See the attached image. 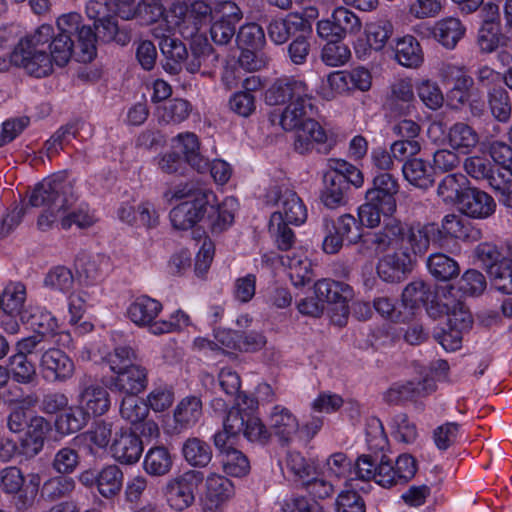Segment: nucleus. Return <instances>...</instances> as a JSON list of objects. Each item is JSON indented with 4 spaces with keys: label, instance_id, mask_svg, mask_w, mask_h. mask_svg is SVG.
<instances>
[{
    "label": "nucleus",
    "instance_id": "nucleus-1",
    "mask_svg": "<svg viewBox=\"0 0 512 512\" xmlns=\"http://www.w3.org/2000/svg\"><path fill=\"white\" fill-rule=\"evenodd\" d=\"M57 33L51 24H41L33 32L22 37L14 47L10 61L27 74L42 78L52 74L54 65L64 67L70 61L77 36L81 62H90L96 55V35L90 26L82 23V16L69 12L57 17Z\"/></svg>",
    "mask_w": 512,
    "mask_h": 512
},
{
    "label": "nucleus",
    "instance_id": "nucleus-2",
    "mask_svg": "<svg viewBox=\"0 0 512 512\" xmlns=\"http://www.w3.org/2000/svg\"><path fill=\"white\" fill-rule=\"evenodd\" d=\"M239 209L238 200L232 196L218 201L212 190L199 191L194 200H187L170 211L172 226L188 230L204 221L212 232L220 233L232 226Z\"/></svg>",
    "mask_w": 512,
    "mask_h": 512
},
{
    "label": "nucleus",
    "instance_id": "nucleus-3",
    "mask_svg": "<svg viewBox=\"0 0 512 512\" xmlns=\"http://www.w3.org/2000/svg\"><path fill=\"white\" fill-rule=\"evenodd\" d=\"M258 405V400L254 396L238 394L235 405L228 411L224 420L223 431L214 436L215 447H224L227 442L235 443L240 435L252 443H266L270 431L256 414Z\"/></svg>",
    "mask_w": 512,
    "mask_h": 512
},
{
    "label": "nucleus",
    "instance_id": "nucleus-4",
    "mask_svg": "<svg viewBox=\"0 0 512 512\" xmlns=\"http://www.w3.org/2000/svg\"><path fill=\"white\" fill-rule=\"evenodd\" d=\"M185 18L190 19L191 26L197 27V34L209 25L211 40L217 45H226L235 36L243 12L233 1H221L214 8L203 1H195L187 8Z\"/></svg>",
    "mask_w": 512,
    "mask_h": 512
},
{
    "label": "nucleus",
    "instance_id": "nucleus-5",
    "mask_svg": "<svg viewBox=\"0 0 512 512\" xmlns=\"http://www.w3.org/2000/svg\"><path fill=\"white\" fill-rule=\"evenodd\" d=\"M137 8L135 0H89L86 4V14L94 21L99 37L105 41H115L125 45L129 36L119 30L115 16L123 20L135 17Z\"/></svg>",
    "mask_w": 512,
    "mask_h": 512
},
{
    "label": "nucleus",
    "instance_id": "nucleus-6",
    "mask_svg": "<svg viewBox=\"0 0 512 512\" xmlns=\"http://www.w3.org/2000/svg\"><path fill=\"white\" fill-rule=\"evenodd\" d=\"M77 196L73 190L67 198H63L62 204L57 209V214L53 212H42L38 218L37 226L42 231H47L54 227L68 230L72 226L79 229H87L92 227L98 218L95 211L88 204L80 203L75 206Z\"/></svg>",
    "mask_w": 512,
    "mask_h": 512
},
{
    "label": "nucleus",
    "instance_id": "nucleus-7",
    "mask_svg": "<svg viewBox=\"0 0 512 512\" xmlns=\"http://www.w3.org/2000/svg\"><path fill=\"white\" fill-rule=\"evenodd\" d=\"M372 73L365 66L337 70L329 73L322 82L319 94L326 100L337 95H349L356 91L367 92L372 87Z\"/></svg>",
    "mask_w": 512,
    "mask_h": 512
},
{
    "label": "nucleus",
    "instance_id": "nucleus-8",
    "mask_svg": "<svg viewBox=\"0 0 512 512\" xmlns=\"http://www.w3.org/2000/svg\"><path fill=\"white\" fill-rule=\"evenodd\" d=\"M203 479V473L193 469L169 478L163 487L168 507L175 512H184L192 507L196 500V491Z\"/></svg>",
    "mask_w": 512,
    "mask_h": 512
},
{
    "label": "nucleus",
    "instance_id": "nucleus-9",
    "mask_svg": "<svg viewBox=\"0 0 512 512\" xmlns=\"http://www.w3.org/2000/svg\"><path fill=\"white\" fill-rule=\"evenodd\" d=\"M166 0H140L139 16L148 25H152L151 34L163 36L167 32L182 25V17L187 12V6L173 4L165 10Z\"/></svg>",
    "mask_w": 512,
    "mask_h": 512
},
{
    "label": "nucleus",
    "instance_id": "nucleus-10",
    "mask_svg": "<svg viewBox=\"0 0 512 512\" xmlns=\"http://www.w3.org/2000/svg\"><path fill=\"white\" fill-rule=\"evenodd\" d=\"M182 25L167 32L163 36L153 35L156 39H159V47L164 56L163 69L172 75L178 74L183 68H185L188 60V50L184 43L180 40L171 37L175 32L180 33L185 38L194 37L197 34V27L191 26L190 19L185 18V14L182 17Z\"/></svg>",
    "mask_w": 512,
    "mask_h": 512
},
{
    "label": "nucleus",
    "instance_id": "nucleus-11",
    "mask_svg": "<svg viewBox=\"0 0 512 512\" xmlns=\"http://www.w3.org/2000/svg\"><path fill=\"white\" fill-rule=\"evenodd\" d=\"M71 190L73 187L67 179V173L59 172L43 179L35 186L29 197V203L32 207L45 206L46 209L43 212L57 214L63 198H67Z\"/></svg>",
    "mask_w": 512,
    "mask_h": 512
},
{
    "label": "nucleus",
    "instance_id": "nucleus-12",
    "mask_svg": "<svg viewBox=\"0 0 512 512\" xmlns=\"http://www.w3.org/2000/svg\"><path fill=\"white\" fill-rule=\"evenodd\" d=\"M313 291L323 304L326 302L337 306V311L330 316L332 323L345 325L349 314L348 302L354 296L352 287L344 282L324 278L314 283Z\"/></svg>",
    "mask_w": 512,
    "mask_h": 512
},
{
    "label": "nucleus",
    "instance_id": "nucleus-13",
    "mask_svg": "<svg viewBox=\"0 0 512 512\" xmlns=\"http://www.w3.org/2000/svg\"><path fill=\"white\" fill-rule=\"evenodd\" d=\"M355 475L367 488V481L374 480L378 485L389 488L399 484L393 462L385 455H362L355 462Z\"/></svg>",
    "mask_w": 512,
    "mask_h": 512
},
{
    "label": "nucleus",
    "instance_id": "nucleus-14",
    "mask_svg": "<svg viewBox=\"0 0 512 512\" xmlns=\"http://www.w3.org/2000/svg\"><path fill=\"white\" fill-rule=\"evenodd\" d=\"M26 286L22 282H9L2 291V315L0 324L10 334L19 331L21 315L26 314L24 305L26 302Z\"/></svg>",
    "mask_w": 512,
    "mask_h": 512
},
{
    "label": "nucleus",
    "instance_id": "nucleus-15",
    "mask_svg": "<svg viewBox=\"0 0 512 512\" xmlns=\"http://www.w3.org/2000/svg\"><path fill=\"white\" fill-rule=\"evenodd\" d=\"M362 29V21L353 11L343 6L333 10L330 19L317 23V34L327 40H343L347 35H357Z\"/></svg>",
    "mask_w": 512,
    "mask_h": 512
},
{
    "label": "nucleus",
    "instance_id": "nucleus-16",
    "mask_svg": "<svg viewBox=\"0 0 512 512\" xmlns=\"http://www.w3.org/2000/svg\"><path fill=\"white\" fill-rule=\"evenodd\" d=\"M394 33V26L388 19L380 18L369 21L364 26V38H358L353 49L359 60H367L371 53L381 52Z\"/></svg>",
    "mask_w": 512,
    "mask_h": 512
},
{
    "label": "nucleus",
    "instance_id": "nucleus-17",
    "mask_svg": "<svg viewBox=\"0 0 512 512\" xmlns=\"http://www.w3.org/2000/svg\"><path fill=\"white\" fill-rule=\"evenodd\" d=\"M203 480L202 512H223L225 504L235 496L234 483L226 476L216 472L208 473Z\"/></svg>",
    "mask_w": 512,
    "mask_h": 512
},
{
    "label": "nucleus",
    "instance_id": "nucleus-18",
    "mask_svg": "<svg viewBox=\"0 0 512 512\" xmlns=\"http://www.w3.org/2000/svg\"><path fill=\"white\" fill-rule=\"evenodd\" d=\"M78 478L82 485L95 487L101 496L111 498L121 491L124 475L117 465L109 464L100 469L85 470Z\"/></svg>",
    "mask_w": 512,
    "mask_h": 512
},
{
    "label": "nucleus",
    "instance_id": "nucleus-19",
    "mask_svg": "<svg viewBox=\"0 0 512 512\" xmlns=\"http://www.w3.org/2000/svg\"><path fill=\"white\" fill-rule=\"evenodd\" d=\"M40 374L48 383L66 382L75 372L73 360L59 348H48L39 357Z\"/></svg>",
    "mask_w": 512,
    "mask_h": 512
},
{
    "label": "nucleus",
    "instance_id": "nucleus-20",
    "mask_svg": "<svg viewBox=\"0 0 512 512\" xmlns=\"http://www.w3.org/2000/svg\"><path fill=\"white\" fill-rule=\"evenodd\" d=\"M277 210L272 213L270 220L277 225L280 223L300 226L307 220V208L296 192L284 189L279 192L276 201Z\"/></svg>",
    "mask_w": 512,
    "mask_h": 512
},
{
    "label": "nucleus",
    "instance_id": "nucleus-21",
    "mask_svg": "<svg viewBox=\"0 0 512 512\" xmlns=\"http://www.w3.org/2000/svg\"><path fill=\"white\" fill-rule=\"evenodd\" d=\"M310 90L307 84L294 77H283L275 80L265 92L268 105H288L296 99L302 100Z\"/></svg>",
    "mask_w": 512,
    "mask_h": 512
},
{
    "label": "nucleus",
    "instance_id": "nucleus-22",
    "mask_svg": "<svg viewBox=\"0 0 512 512\" xmlns=\"http://www.w3.org/2000/svg\"><path fill=\"white\" fill-rule=\"evenodd\" d=\"M77 404L90 419L107 413L111 405V398L104 386L98 383L83 382L77 396Z\"/></svg>",
    "mask_w": 512,
    "mask_h": 512
},
{
    "label": "nucleus",
    "instance_id": "nucleus-23",
    "mask_svg": "<svg viewBox=\"0 0 512 512\" xmlns=\"http://www.w3.org/2000/svg\"><path fill=\"white\" fill-rule=\"evenodd\" d=\"M109 452L121 464H134L143 452L142 441L128 428H115Z\"/></svg>",
    "mask_w": 512,
    "mask_h": 512
},
{
    "label": "nucleus",
    "instance_id": "nucleus-24",
    "mask_svg": "<svg viewBox=\"0 0 512 512\" xmlns=\"http://www.w3.org/2000/svg\"><path fill=\"white\" fill-rule=\"evenodd\" d=\"M170 148L198 172L208 167V160L201 152L200 139L195 133L190 131L178 133L171 139Z\"/></svg>",
    "mask_w": 512,
    "mask_h": 512
},
{
    "label": "nucleus",
    "instance_id": "nucleus-25",
    "mask_svg": "<svg viewBox=\"0 0 512 512\" xmlns=\"http://www.w3.org/2000/svg\"><path fill=\"white\" fill-rule=\"evenodd\" d=\"M334 143L333 136L318 121L309 117L296 131L293 147L300 154H306L316 145Z\"/></svg>",
    "mask_w": 512,
    "mask_h": 512
},
{
    "label": "nucleus",
    "instance_id": "nucleus-26",
    "mask_svg": "<svg viewBox=\"0 0 512 512\" xmlns=\"http://www.w3.org/2000/svg\"><path fill=\"white\" fill-rule=\"evenodd\" d=\"M191 38L190 53H188L185 69L191 74L201 72L202 75H208L211 69L216 67L219 57L205 37L195 34Z\"/></svg>",
    "mask_w": 512,
    "mask_h": 512
},
{
    "label": "nucleus",
    "instance_id": "nucleus-27",
    "mask_svg": "<svg viewBox=\"0 0 512 512\" xmlns=\"http://www.w3.org/2000/svg\"><path fill=\"white\" fill-rule=\"evenodd\" d=\"M413 259L408 249L397 250L381 257L377 263V274L384 282L396 283L412 270Z\"/></svg>",
    "mask_w": 512,
    "mask_h": 512
},
{
    "label": "nucleus",
    "instance_id": "nucleus-28",
    "mask_svg": "<svg viewBox=\"0 0 512 512\" xmlns=\"http://www.w3.org/2000/svg\"><path fill=\"white\" fill-rule=\"evenodd\" d=\"M364 242L379 254L388 249L405 250V225L395 219L389 220L384 227L372 234H369Z\"/></svg>",
    "mask_w": 512,
    "mask_h": 512
},
{
    "label": "nucleus",
    "instance_id": "nucleus-29",
    "mask_svg": "<svg viewBox=\"0 0 512 512\" xmlns=\"http://www.w3.org/2000/svg\"><path fill=\"white\" fill-rule=\"evenodd\" d=\"M452 290V287L443 289L437 295L436 306L447 316V326L467 332L472 327V315L460 300L452 296Z\"/></svg>",
    "mask_w": 512,
    "mask_h": 512
},
{
    "label": "nucleus",
    "instance_id": "nucleus-30",
    "mask_svg": "<svg viewBox=\"0 0 512 512\" xmlns=\"http://www.w3.org/2000/svg\"><path fill=\"white\" fill-rule=\"evenodd\" d=\"M21 322L28 324L34 333L44 337H53L59 335V343L68 345L71 340L68 332H58L59 324L57 318L48 310L41 307H35L30 312L21 315Z\"/></svg>",
    "mask_w": 512,
    "mask_h": 512
},
{
    "label": "nucleus",
    "instance_id": "nucleus-31",
    "mask_svg": "<svg viewBox=\"0 0 512 512\" xmlns=\"http://www.w3.org/2000/svg\"><path fill=\"white\" fill-rule=\"evenodd\" d=\"M312 109V94L309 92L302 100L296 99L286 105L281 113H271L270 121L272 124L278 123L285 131L295 132L309 118L308 113Z\"/></svg>",
    "mask_w": 512,
    "mask_h": 512
},
{
    "label": "nucleus",
    "instance_id": "nucleus-32",
    "mask_svg": "<svg viewBox=\"0 0 512 512\" xmlns=\"http://www.w3.org/2000/svg\"><path fill=\"white\" fill-rule=\"evenodd\" d=\"M458 208L463 215L469 218L483 220L495 213L496 202L485 191L469 187L464 192Z\"/></svg>",
    "mask_w": 512,
    "mask_h": 512
},
{
    "label": "nucleus",
    "instance_id": "nucleus-33",
    "mask_svg": "<svg viewBox=\"0 0 512 512\" xmlns=\"http://www.w3.org/2000/svg\"><path fill=\"white\" fill-rule=\"evenodd\" d=\"M50 431V422L44 417L39 415L31 417L25 433L19 440L20 452L26 457L39 454Z\"/></svg>",
    "mask_w": 512,
    "mask_h": 512
},
{
    "label": "nucleus",
    "instance_id": "nucleus-34",
    "mask_svg": "<svg viewBox=\"0 0 512 512\" xmlns=\"http://www.w3.org/2000/svg\"><path fill=\"white\" fill-rule=\"evenodd\" d=\"M162 309L161 302L147 295H141L131 301L127 307L126 315L136 326L148 328V331L152 334L153 325L158 322L156 318Z\"/></svg>",
    "mask_w": 512,
    "mask_h": 512
},
{
    "label": "nucleus",
    "instance_id": "nucleus-35",
    "mask_svg": "<svg viewBox=\"0 0 512 512\" xmlns=\"http://www.w3.org/2000/svg\"><path fill=\"white\" fill-rule=\"evenodd\" d=\"M147 385L148 371L144 366L136 363L114 374V377L111 379L110 388L127 396L143 392Z\"/></svg>",
    "mask_w": 512,
    "mask_h": 512
},
{
    "label": "nucleus",
    "instance_id": "nucleus-36",
    "mask_svg": "<svg viewBox=\"0 0 512 512\" xmlns=\"http://www.w3.org/2000/svg\"><path fill=\"white\" fill-rule=\"evenodd\" d=\"M444 141L449 148L460 155L467 156L477 149L480 143V135L469 124L456 122L446 131Z\"/></svg>",
    "mask_w": 512,
    "mask_h": 512
},
{
    "label": "nucleus",
    "instance_id": "nucleus-37",
    "mask_svg": "<svg viewBox=\"0 0 512 512\" xmlns=\"http://www.w3.org/2000/svg\"><path fill=\"white\" fill-rule=\"evenodd\" d=\"M289 278L295 287H301L309 283L313 277L312 261L306 249L300 247L282 257Z\"/></svg>",
    "mask_w": 512,
    "mask_h": 512
},
{
    "label": "nucleus",
    "instance_id": "nucleus-38",
    "mask_svg": "<svg viewBox=\"0 0 512 512\" xmlns=\"http://www.w3.org/2000/svg\"><path fill=\"white\" fill-rule=\"evenodd\" d=\"M310 24L298 13H290L285 18L273 19L267 26L270 40L276 45L284 44L291 35L310 32Z\"/></svg>",
    "mask_w": 512,
    "mask_h": 512
},
{
    "label": "nucleus",
    "instance_id": "nucleus-39",
    "mask_svg": "<svg viewBox=\"0 0 512 512\" xmlns=\"http://www.w3.org/2000/svg\"><path fill=\"white\" fill-rule=\"evenodd\" d=\"M399 186L397 180L389 173H380L373 180V187L366 191V199L377 201L385 212H395Z\"/></svg>",
    "mask_w": 512,
    "mask_h": 512
},
{
    "label": "nucleus",
    "instance_id": "nucleus-40",
    "mask_svg": "<svg viewBox=\"0 0 512 512\" xmlns=\"http://www.w3.org/2000/svg\"><path fill=\"white\" fill-rule=\"evenodd\" d=\"M323 474L329 479L344 480V486L355 488L361 479L355 475V464L342 452L330 455L323 467Z\"/></svg>",
    "mask_w": 512,
    "mask_h": 512
},
{
    "label": "nucleus",
    "instance_id": "nucleus-41",
    "mask_svg": "<svg viewBox=\"0 0 512 512\" xmlns=\"http://www.w3.org/2000/svg\"><path fill=\"white\" fill-rule=\"evenodd\" d=\"M269 431L282 441L292 440L299 431V421L291 410L275 405L269 414Z\"/></svg>",
    "mask_w": 512,
    "mask_h": 512
},
{
    "label": "nucleus",
    "instance_id": "nucleus-42",
    "mask_svg": "<svg viewBox=\"0 0 512 512\" xmlns=\"http://www.w3.org/2000/svg\"><path fill=\"white\" fill-rule=\"evenodd\" d=\"M395 60L406 68H418L424 61L420 43L412 35L397 37L393 41Z\"/></svg>",
    "mask_w": 512,
    "mask_h": 512
},
{
    "label": "nucleus",
    "instance_id": "nucleus-43",
    "mask_svg": "<svg viewBox=\"0 0 512 512\" xmlns=\"http://www.w3.org/2000/svg\"><path fill=\"white\" fill-rule=\"evenodd\" d=\"M348 185L345 179L335 172H324L320 199L329 209H336L346 203Z\"/></svg>",
    "mask_w": 512,
    "mask_h": 512
},
{
    "label": "nucleus",
    "instance_id": "nucleus-44",
    "mask_svg": "<svg viewBox=\"0 0 512 512\" xmlns=\"http://www.w3.org/2000/svg\"><path fill=\"white\" fill-rule=\"evenodd\" d=\"M439 246L444 247L448 239L468 240L473 238V228L461 215L451 213L443 217L438 225Z\"/></svg>",
    "mask_w": 512,
    "mask_h": 512
},
{
    "label": "nucleus",
    "instance_id": "nucleus-45",
    "mask_svg": "<svg viewBox=\"0 0 512 512\" xmlns=\"http://www.w3.org/2000/svg\"><path fill=\"white\" fill-rule=\"evenodd\" d=\"M405 242L409 243L414 254L424 253L431 243L439 246L438 225L428 223L415 225L407 228L405 226Z\"/></svg>",
    "mask_w": 512,
    "mask_h": 512
},
{
    "label": "nucleus",
    "instance_id": "nucleus-46",
    "mask_svg": "<svg viewBox=\"0 0 512 512\" xmlns=\"http://www.w3.org/2000/svg\"><path fill=\"white\" fill-rule=\"evenodd\" d=\"M466 27L456 17H445L434 24L433 35L446 49H454L464 37Z\"/></svg>",
    "mask_w": 512,
    "mask_h": 512
},
{
    "label": "nucleus",
    "instance_id": "nucleus-47",
    "mask_svg": "<svg viewBox=\"0 0 512 512\" xmlns=\"http://www.w3.org/2000/svg\"><path fill=\"white\" fill-rule=\"evenodd\" d=\"M404 178L414 187L428 189L434 183L433 167L422 158H410L402 166Z\"/></svg>",
    "mask_w": 512,
    "mask_h": 512
},
{
    "label": "nucleus",
    "instance_id": "nucleus-48",
    "mask_svg": "<svg viewBox=\"0 0 512 512\" xmlns=\"http://www.w3.org/2000/svg\"><path fill=\"white\" fill-rule=\"evenodd\" d=\"M432 298V292L429 285L422 280L410 282L402 292V305L406 310L405 315L409 320L415 315L416 311L426 305Z\"/></svg>",
    "mask_w": 512,
    "mask_h": 512
},
{
    "label": "nucleus",
    "instance_id": "nucleus-49",
    "mask_svg": "<svg viewBox=\"0 0 512 512\" xmlns=\"http://www.w3.org/2000/svg\"><path fill=\"white\" fill-rule=\"evenodd\" d=\"M234 443L227 442L219 450L223 471L231 477H244L250 471V462L247 456L233 447Z\"/></svg>",
    "mask_w": 512,
    "mask_h": 512
},
{
    "label": "nucleus",
    "instance_id": "nucleus-50",
    "mask_svg": "<svg viewBox=\"0 0 512 512\" xmlns=\"http://www.w3.org/2000/svg\"><path fill=\"white\" fill-rule=\"evenodd\" d=\"M9 379L20 385H33L37 383L38 374L35 363L22 354H13L7 363Z\"/></svg>",
    "mask_w": 512,
    "mask_h": 512
},
{
    "label": "nucleus",
    "instance_id": "nucleus-51",
    "mask_svg": "<svg viewBox=\"0 0 512 512\" xmlns=\"http://www.w3.org/2000/svg\"><path fill=\"white\" fill-rule=\"evenodd\" d=\"M260 81L257 77H248L243 82L245 91L233 93L229 98V108L232 112L241 117H249L256 109V100L249 90L257 89Z\"/></svg>",
    "mask_w": 512,
    "mask_h": 512
},
{
    "label": "nucleus",
    "instance_id": "nucleus-52",
    "mask_svg": "<svg viewBox=\"0 0 512 512\" xmlns=\"http://www.w3.org/2000/svg\"><path fill=\"white\" fill-rule=\"evenodd\" d=\"M470 182L462 173L446 175L438 184L437 195L446 204L460 205V200L468 190Z\"/></svg>",
    "mask_w": 512,
    "mask_h": 512
},
{
    "label": "nucleus",
    "instance_id": "nucleus-53",
    "mask_svg": "<svg viewBox=\"0 0 512 512\" xmlns=\"http://www.w3.org/2000/svg\"><path fill=\"white\" fill-rule=\"evenodd\" d=\"M202 416V402L196 396L183 398L174 409L176 428L188 429L193 427Z\"/></svg>",
    "mask_w": 512,
    "mask_h": 512
},
{
    "label": "nucleus",
    "instance_id": "nucleus-54",
    "mask_svg": "<svg viewBox=\"0 0 512 512\" xmlns=\"http://www.w3.org/2000/svg\"><path fill=\"white\" fill-rule=\"evenodd\" d=\"M182 456L192 467L204 468L212 460L210 445L198 437H189L181 448Z\"/></svg>",
    "mask_w": 512,
    "mask_h": 512
},
{
    "label": "nucleus",
    "instance_id": "nucleus-55",
    "mask_svg": "<svg viewBox=\"0 0 512 512\" xmlns=\"http://www.w3.org/2000/svg\"><path fill=\"white\" fill-rule=\"evenodd\" d=\"M172 466L171 453L164 446L151 447L144 456L143 469L151 476H164L170 472Z\"/></svg>",
    "mask_w": 512,
    "mask_h": 512
},
{
    "label": "nucleus",
    "instance_id": "nucleus-56",
    "mask_svg": "<svg viewBox=\"0 0 512 512\" xmlns=\"http://www.w3.org/2000/svg\"><path fill=\"white\" fill-rule=\"evenodd\" d=\"M9 401L15 403L17 406L10 408V412L7 416V428L12 433H20L29 422L26 411L37 404L38 397L35 393H30L28 396H23L21 399L13 398Z\"/></svg>",
    "mask_w": 512,
    "mask_h": 512
},
{
    "label": "nucleus",
    "instance_id": "nucleus-57",
    "mask_svg": "<svg viewBox=\"0 0 512 512\" xmlns=\"http://www.w3.org/2000/svg\"><path fill=\"white\" fill-rule=\"evenodd\" d=\"M43 285L46 289L68 295L75 289V279L72 271L64 266L51 268L44 277Z\"/></svg>",
    "mask_w": 512,
    "mask_h": 512
},
{
    "label": "nucleus",
    "instance_id": "nucleus-58",
    "mask_svg": "<svg viewBox=\"0 0 512 512\" xmlns=\"http://www.w3.org/2000/svg\"><path fill=\"white\" fill-rule=\"evenodd\" d=\"M281 470L284 474L288 473L297 480L309 482V479L315 475V467L309 463L299 452H288L285 460L280 462Z\"/></svg>",
    "mask_w": 512,
    "mask_h": 512
},
{
    "label": "nucleus",
    "instance_id": "nucleus-59",
    "mask_svg": "<svg viewBox=\"0 0 512 512\" xmlns=\"http://www.w3.org/2000/svg\"><path fill=\"white\" fill-rule=\"evenodd\" d=\"M430 274L439 281H449L456 277L460 268L458 263L443 253H433L427 259Z\"/></svg>",
    "mask_w": 512,
    "mask_h": 512
},
{
    "label": "nucleus",
    "instance_id": "nucleus-60",
    "mask_svg": "<svg viewBox=\"0 0 512 512\" xmlns=\"http://www.w3.org/2000/svg\"><path fill=\"white\" fill-rule=\"evenodd\" d=\"M323 227L335 230L350 244L357 243L362 237L361 225L357 223V220L351 214H343L337 220L324 218Z\"/></svg>",
    "mask_w": 512,
    "mask_h": 512
},
{
    "label": "nucleus",
    "instance_id": "nucleus-61",
    "mask_svg": "<svg viewBox=\"0 0 512 512\" xmlns=\"http://www.w3.org/2000/svg\"><path fill=\"white\" fill-rule=\"evenodd\" d=\"M437 388L436 382L432 377H424L418 381H408L405 384L394 385L388 391L389 397L397 393L398 398H416L424 397L433 393Z\"/></svg>",
    "mask_w": 512,
    "mask_h": 512
},
{
    "label": "nucleus",
    "instance_id": "nucleus-62",
    "mask_svg": "<svg viewBox=\"0 0 512 512\" xmlns=\"http://www.w3.org/2000/svg\"><path fill=\"white\" fill-rule=\"evenodd\" d=\"M415 89L420 101L426 108L436 111L443 106L444 94L436 81L421 79L416 83Z\"/></svg>",
    "mask_w": 512,
    "mask_h": 512
},
{
    "label": "nucleus",
    "instance_id": "nucleus-63",
    "mask_svg": "<svg viewBox=\"0 0 512 512\" xmlns=\"http://www.w3.org/2000/svg\"><path fill=\"white\" fill-rule=\"evenodd\" d=\"M89 418L79 408L70 407L68 411L59 415L55 420V428L62 435H69L81 430L87 425Z\"/></svg>",
    "mask_w": 512,
    "mask_h": 512
},
{
    "label": "nucleus",
    "instance_id": "nucleus-64",
    "mask_svg": "<svg viewBox=\"0 0 512 512\" xmlns=\"http://www.w3.org/2000/svg\"><path fill=\"white\" fill-rule=\"evenodd\" d=\"M494 288L504 294H512V260H502L490 267Z\"/></svg>",
    "mask_w": 512,
    "mask_h": 512
}]
</instances>
